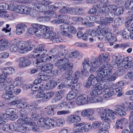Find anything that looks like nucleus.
I'll list each match as a JSON object with an SVG mask.
<instances>
[{"instance_id": "nucleus-1", "label": "nucleus", "mask_w": 133, "mask_h": 133, "mask_svg": "<svg viewBox=\"0 0 133 133\" xmlns=\"http://www.w3.org/2000/svg\"><path fill=\"white\" fill-rule=\"evenodd\" d=\"M55 65L58 67L59 69L62 70V71L66 70L65 73L62 75V77L67 80H71L72 82V76L71 75L73 72L71 69L73 67V64L69 63L68 59L63 58L57 61Z\"/></svg>"}, {"instance_id": "nucleus-2", "label": "nucleus", "mask_w": 133, "mask_h": 133, "mask_svg": "<svg viewBox=\"0 0 133 133\" xmlns=\"http://www.w3.org/2000/svg\"><path fill=\"white\" fill-rule=\"evenodd\" d=\"M101 63L97 58L94 59L87 58L84 59L83 63V70L82 72L84 74L89 73L92 69H96L100 66Z\"/></svg>"}, {"instance_id": "nucleus-3", "label": "nucleus", "mask_w": 133, "mask_h": 133, "mask_svg": "<svg viewBox=\"0 0 133 133\" xmlns=\"http://www.w3.org/2000/svg\"><path fill=\"white\" fill-rule=\"evenodd\" d=\"M109 65L108 64L104 65L96 71V73L97 75L96 79L97 82H101L104 79L105 76H109L111 73V69L109 68Z\"/></svg>"}, {"instance_id": "nucleus-4", "label": "nucleus", "mask_w": 133, "mask_h": 133, "mask_svg": "<svg viewBox=\"0 0 133 133\" xmlns=\"http://www.w3.org/2000/svg\"><path fill=\"white\" fill-rule=\"evenodd\" d=\"M20 118L17 121L19 124L28 123L30 125H34L35 123L34 122H32V120L29 117L30 114L32 113V111H30V113L28 112L26 110L24 109H22L19 111Z\"/></svg>"}, {"instance_id": "nucleus-5", "label": "nucleus", "mask_w": 133, "mask_h": 133, "mask_svg": "<svg viewBox=\"0 0 133 133\" xmlns=\"http://www.w3.org/2000/svg\"><path fill=\"white\" fill-rule=\"evenodd\" d=\"M45 29V26L37 23L33 24L31 25V27L29 29V32L31 34H35L37 36L40 37L43 35V33L46 30Z\"/></svg>"}, {"instance_id": "nucleus-6", "label": "nucleus", "mask_w": 133, "mask_h": 133, "mask_svg": "<svg viewBox=\"0 0 133 133\" xmlns=\"http://www.w3.org/2000/svg\"><path fill=\"white\" fill-rule=\"evenodd\" d=\"M46 30L43 33V37L45 39H51V40L54 42L58 43L60 41L58 38L57 35H56V33L50 30L49 28H48L46 26Z\"/></svg>"}, {"instance_id": "nucleus-7", "label": "nucleus", "mask_w": 133, "mask_h": 133, "mask_svg": "<svg viewBox=\"0 0 133 133\" xmlns=\"http://www.w3.org/2000/svg\"><path fill=\"white\" fill-rule=\"evenodd\" d=\"M104 114L100 116L102 120L105 122H108L111 120L114 119L115 117L114 116L115 112L112 110L106 108L104 109Z\"/></svg>"}, {"instance_id": "nucleus-8", "label": "nucleus", "mask_w": 133, "mask_h": 133, "mask_svg": "<svg viewBox=\"0 0 133 133\" xmlns=\"http://www.w3.org/2000/svg\"><path fill=\"white\" fill-rule=\"evenodd\" d=\"M96 7L100 8L99 10L101 11H110L115 13L117 7L115 5H110L107 6V5H99V4L97 5Z\"/></svg>"}, {"instance_id": "nucleus-9", "label": "nucleus", "mask_w": 133, "mask_h": 133, "mask_svg": "<svg viewBox=\"0 0 133 133\" xmlns=\"http://www.w3.org/2000/svg\"><path fill=\"white\" fill-rule=\"evenodd\" d=\"M45 45L43 44H41L37 46L33 52V53H37L35 55L36 56H42L46 52V50L45 49Z\"/></svg>"}, {"instance_id": "nucleus-10", "label": "nucleus", "mask_w": 133, "mask_h": 133, "mask_svg": "<svg viewBox=\"0 0 133 133\" xmlns=\"http://www.w3.org/2000/svg\"><path fill=\"white\" fill-rule=\"evenodd\" d=\"M42 4H36L34 5V8L36 9H38L41 12H44L45 11L46 9V6L47 5H48L50 4L51 2L47 1L46 0H43L42 2Z\"/></svg>"}, {"instance_id": "nucleus-11", "label": "nucleus", "mask_w": 133, "mask_h": 133, "mask_svg": "<svg viewBox=\"0 0 133 133\" xmlns=\"http://www.w3.org/2000/svg\"><path fill=\"white\" fill-rule=\"evenodd\" d=\"M89 96L85 95H81L78 96L77 98L76 103L79 105L86 104L89 101Z\"/></svg>"}, {"instance_id": "nucleus-12", "label": "nucleus", "mask_w": 133, "mask_h": 133, "mask_svg": "<svg viewBox=\"0 0 133 133\" xmlns=\"http://www.w3.org/2000/svg\"><path fill=\"white\" fill-rule=\"evenodd\" d=\"M81 120V117L76 115H71L67 117L66 121L69 124L79 123Z\"/></svg>"}, {"instance_id": "nucleus-13", "label": "nucleus", "mask_w": 133, "mask_h": 133, "mask_svg": "<svg viewBox=\"0 0 133 133\" xmlns=\"http://www.w3.org/2000/svg\"><path fill=\"white\" fill-rule=\"evenodd\" d=\"M49 119H51L48 118L46 120L45 118H40L37 122L38 125L41 127L45 128L48 129L49 127H51L50 125L51 123L48 122Z\"/></svg>"}, {"instance_id": "nucleus-14", "label": "nucleus", "mask_w": 133, "mask_h": 133, "mask_svg": "<svg viewBox=\"0 0 133 133\" xmlns=\"http://www.w3.org/2000/svg\"><path fill=\"white\" fill-rule=\"evenodd\" d=\"M128 103L125 102L124 103L123 106H119L118 108L115 110V112L121 116H124L126 115V113L124 109L127 108L126 105L128 106Z\"/></svg>"}, {"instance_id": "nucleus-15", "label": "nucleus", "mask_w": 133, "mask_h": 133, "mask_svg": "<svg viewBox=\"0 0 133 133\" xmlns=\"http://www.w3.org/2000/svg\"><path fill=\"white\" fill-rule=\"evenodd\" d=\"M20 42L17 39H13L11 42V46L10 50L11 52H15L16 51L19 49V46Z\"/></svg>"}, {"instance_id": "nucleus-16", "label": "nucleus", "mask_w": 133, "mask_h": 133, "mask_svg": "<svg viewBox=\"0 0 133 133\" xmlns=\"http://www.w3.org/2000/svg\"><path fill=\"white\" fill-rule=\"evenodd\" d=\"M31 8L27 6L21 5L16 9V11L20 13H22L25 14H29Z\"/></svg>"}, {"instance_id": "nucleus-17", "label": "nucleus", "mask_w": 133, "mask_h": 133, "mask_svg": "<svg viewBox=\"0 0 133 133\" xmlns=\"http://www.w3.org/2000/svg\"><path fill=\"white\" fill-rule=\"evenodd\" d=\"M97 83V80L95 76L91 75L88 78V81L86 83L85 86L87 88L89 87L91 85H94Z\"/></svg>"}, {"instance_id": "nucleus-18", "label": "nucleus", "mask_w": 133, "mask_h": 133, "mask_svg": "<svg viewBox=\"0 0 133 133\" xmlns=\"http://www.w3.org/2000/svg\"><path fill=\"white\" fill-rule=\"evenodd\" d=\"M26 27V25L24 23L17 24L16 26V33L18 35L22 34L25 31V28Z\"/></svg>"}, {"instance_id": "nucleus-19", "label": "nucleus", "mask_w": 133, "mask_h": 133, "mask_svg": "<svg viewBox=\"0 0 133 133\" xmlns=\"http://www.w3.org/2000/svg\"><path fill=\"white\" fill-rule=\"evenodd\" d=\"M18 59L19 61V66L21 68H23L28 66L31 63L30 61L27 59V58L22 57Z\"/></svg>"}, {"instance_id": "nucleus-20", "label": "nucleus", "mask_w": 133, "mask_h": 133, "mask_svg": "<svg viewBox=\"0 0 133 133\" xmlns=\"http://www.w3.org/2000/svg\"><path fill=\"white\" fill-rule=\"evenodd\" d=\"M101 21L100 24L108 26L114 21L113 18H106L104 17H101L100 18Z\"/></svg>"}, {"instance_id": "nucleus-21", "label": "nucleus", "mask_w": 133, "mask_h": 133, "mask_svg": "<svg viewBox=\"0 0 133 133\" xmlns=\"http://www.w3.org/2000/svg\"><path fill=\"white\" fill-rule=\"evenodd\" d=\"M88 35L92 37H95L98 35L100 36V34H101V31L99 29L94 28L92 30L87 29L86 31Z\"/></svg>"}, {"instance_id": "nucleus-22", "label": "nucleus", "mask_w": 133, "mask_h": 133, "mask_svg": "<svg viewBox=\"0 0 133 133\" xmlns=\"http://www.w3.org/2000/svg\"><path fill=\"white\" fill-rule=\"evenodd\" d=\"M48 122L50 123H51V124L50 125L51 126V127H55L56 125H62L64 122L63 119L61 118H59L56 120L55 121L51 119H49Z\"/></svg>"}, {"instance_id": "nucleus-23", "label": "nucleus", "mask_w": 133, "mask_h": 133, "mask_svg": "<svg viewBox=\"0 0 133 133\" xmlns=\"http://www.w3.org/2000/svg\"><path fill=\"white\" fill-rule=\"evenodd\" d=\"M15 70L13 68L11 67H9V68H6L2 69L1 70V72L3 73L2 74L3 75L7 74H11L15 72Z\"/></svg>"}, {"instance_id": "nucleus-24", "label": "nucleus", "mask_w": 133, "mask_h": 133, "mask_svg": "<svg viewBox=\"0 0 133 133\" xmlns=\"http://www.w3.org/2000/svg\"><path fill=\"white\" fill-rule=\"evenodd\" d=\"M8 45V41L5 38H2L0 40V50H5Z\"/></svg>"}, {"instance_id": "nucleus-25", "label": "nucleus", "mask_w": 133, "mask_h": 133, "mask_svg": "<svg viewBox=\"0 0 133 133\" xmlns=\"http://www.w3.org/2000/svg\"><path fill=\"white\" fill-rule=\"evenodd\" d=\"M109 57V55L108 53H104L100 55L98 59L102 63L108 61Z\"/></svg>"}, {"instance_id": "nucleus-26", "label": "nucleus", "mask_w": 133, "mask_h": 133, "mask_svg": "<svg viewBox=\"0 0 133 133\" xmlns=\"http://www.w3.org/2000/svg\"><path fill=\"white\" fill-rule=\"evenodd\" d=\"M64 25L65 27H64V29L63 30L64 31L61 32V34L63 35L68 37L69 38H71L72 37V35L67 32V31H68V29H69V26L66 24H64Z\"/></svg>"}, {"instance_id": "nucleus-27", "label": "nucleus", "mask_w": 133, "mask_h": 133, "mask_svg": "<svg viewBox=\"0 0 133 133\" xmlns=\"http://www.w3.org/2000/svg\"><path fill=\"white\" fill-rule=\"evenodd\" d=\"M77 93L75 91V90H72L69 92L68 94L66 97L67 100H70L75 98Z\"/></svg>"}, {"instance_id": "nucleus-28", "label": "nucleus", "mask_w": 133, "mask_h": 133, "mask_svg": "<svg viewBox=\"0 0 133 133\" xmlns=\"http://www.w3.org/2000/svg\"><path fill=\"white\" fill-rule=\"evenodd\" d=\"M54 95V93L53 92H50L45 94L44 97L42 98L41 101L42 102H45L48 100L51 97Z\"/></svg>"}, {"instance_id": "nucleus-29", "label": "nucleus", "mask_w": 133, "mask_h": 133, "mask_svg": "<svg viewBox=\"0 0 133 133\" xmlns=\"http://www.w3.org/2000/svg\"><path fill=\"white\" fill-rule=\"evenodd\" d=\"M6 85L5 87H2V90L5 89L6 91L5 92L6 93L9 94H12V90L14 89V86H11V87L9 86H8L7 84L5 83L4 84L2 85Z\"/></svg>"}, {"instance_id": "nucleus-30", "label": "nucleus", "mask_w": 133, "mask_h": 133, "mask_svg": "<svg viewBox=\"0 0 133 133\" xmlns=\"http://www.w3.org/2000/svg\"><path fill=\"white\" fill-rule=\"evenodd\" d=\"M40 86H39V89L38 91V94H37L36 97L37 98H43L44 97L45 94L43 93V85L42 84H40Z\"/></svg>"}, {"instance_id": "nucleus-31", "label": "nucleus", "mask_w": 133, "mask_h": 133, "mask_svg": "<svg viewBox=\"0 0 133 133\" xmlns=\"http://www.w3.org/2000/svg\"><path fill=\"white\" fill-rule=\"evenodd\" d=\"M102 97L100 96H97L94 97L89 98V101L91 103H97L101 102L102 99Z\"/></svg>"}, {"instance_id": "nucleus-32", "label": "nucleus", "mask_w": 133, "mask_h": 133, "mask_svg": "<svg viewBox=\"0 0 133 133\" xmlns=\"http://www.w3.org/2000/svg\"><path fill=\"white\" fill-rule=\"evenodd\" d=\"M99 9V11H97V10L95 8H93L91 9L89 13L90 14H93L96 16H101V12L100 11V8H98Z\"/></svg>"}, {"instance_id": "nucleus-33", "label": "nucleus", "mask_w": 133, "mask_h": 133, "mask_svg": "<svg viewBox=\"0 0 133 133\" xmlns=\"http://www.w3.org/2000/svg\"><path fill=\"white\" fill-rule=\"evenodd\" d=\"M102 12V14H103V15H104L105 16L106 18H113L115 16V14L113 12H111L110 11H106V12H104V11H101Z\"/></svg>"}, {"instance_id": "nucleus-34", "label": "nucleus", "mask_w": 133, "mask_h": 133, "mask_svg": "<svg viewBox=\"0 0 133 133\" xmlns=\"http://www.w3.org/2000/svg\"><path fill=\"white\" fill-rule=\"evenodd\" d=\"M31 44V42L29 41H26L23 43L20 44L19 46V49L21 50H24L26 49L27 46Z\"/></svg>"}, {"instance_id": "nucleus-35", "label": "nucleus", "mask_w": 133, "mask_h": 133, "mask_svg": "<svg viewBox=\"0 0 133 133\" xmlns=\"http://www.w3.org/2000/svg\"><path fill=\"white\" fill-rule=\"evenodd\" d=\"M27 124H28V123L19 124L17 131L21 132L25 131L27 128L26 126Z\"/></svg>"}, {"instance_id": "nucleus-36", "label": "nucleus", "mask_w": 133, "mask_h": 133, "mask_svg": "<svg viewBox=\"0 0 133 133\" xmlns=\"http://www.w3.org/2000/svg\"><path fill=\"white\" fill-rule=\"evenodd\" d=\"M115 37L114 36L112 35L111 33L108 32L107 33V34L106 35L105 38L106 41H114L115 40Z\"/></svg>"}, {"instance_id": "nucleus-37", "label": "nucleus", "mask_w": 133, "mask_h": 133, "mask_svg": "<svg viewBox=\"0 0 133 133\" xmlns=\"http://www.w3.org/2000/svg\"><path fill=\"white\" fill-rule=\"evenodd\" d=\"M62 5H65L63 6V8L59 10V12L60 13H66L68 12V9H69V5H66V4L64 3H62L61 4Z\"/></svg>"}, {"instance_id": "nucleus-38", "label": "nucleus", "mask_w": 133, "mask_h": 133, "mask_svg": "<svg viewBox=\"0 0 133 133\" xmlns=\"http://www.w3.org/2000/svg\"><path fill=\"white\" fill-rule=\"evenodd\" d=\"M129 31L128 29H125L121 31L123 38L125 39H128L129 38Z\"/></svg>"}, {"instance_id": "nucleus-39", "label": "nucleus", "mask_w": 133, "mask_h": 133, "mask_svg": "<svg viewBox=\"0 0 133 133\" xmlns=\"http://www.w3.org/2000/svg\"><path fill=\"white\" fill-rule=\"evenodd\" d=\"M78 51H76L75 52H71L69 54H66L65 56L66 57L68 58H77L78 54Z\"/></svg>"}, {"instance_id": "nucleus-40", "label": "nucleus", "mask_w": 133, "mask_h": 133, "mask_svg": "<svg viewBox=\"0 0 133 133\" xmlns=\"http://www.w3.org/2000/svg\"><path fill=\"white\" fill-rule=\"evenodd\" d=\"M19 124L18 122L17 123L15 122L11 123L10 125V129L12 131H17Z\"/></svg>"}, {"instance_id": "nucleus-41", "label": "nucleus", "mask_w": 133, "mask_h": 133, "mask_svg": "<svg viewBox=\"0 0 133 133\" xmlns=\"http://www.w3.org/2000/svg\"><path fill=\"white\" fill-rule=\"evenodd\" d=\"M18 98L16 96H14L13 94H11V97L9 99V101H12L11 103L12 104H16L17 103H18L19 102V99L17 100Z\"/></svg>"}, {"instance_id": "nucleus-42", "label": "nucleus", "mask_w": 133, "mask_h": 133, "mask_svg": "<svg viewBox=\"0 0 133 133\" xmlns=\"http://www.w3.org/2000/svg\"><path fill=\"white\" fill-rule=\"evenodd\" d=\"M85 124V123L83 122L80 123H77L74 124V127L73 128V130L75 132H79L78 127H81Z\"/></svg>"}, {"instance_id": "nucleus-43", "label": "nucleus", "mask_w": 133, "mask_h": 133, "mask_svg": "<svg viewBox=\"0 0 133 133\" xmlns=\"http://www.w3.org/2000/svg\"><path fill=\"white\" fill-rule=\"evenodd\" d=\"M101 31V34H100V36H101V37H99V36H98V38L100 40H101L103 37V36L107 34L108 32V30L107 29L105 28V27H104L103 28V29H102Z\"/></svg>"}, {"instance_id": "nucleus-44", "label": "nucleus", "mask_w": 133, "mask_h": 133, "mask_svg": "<svg viewBox=\"0 0 133 133\" xmlns=\"http://www.w3.org/2000/svg\"><path fill=\"white\" fill-rule=\"evenodd\" d=\"M43 71H42L39 73L38 77L42 81H46L49 78V77L46 75H43L42 73H43Z\"/></svg>"}, {"instance_id": "nucleus-45", "label": "nucleus", "mask_w": 133, "mask_h": 133, "mask_svg": "<svg viewBox=\"0 0 133 133\" xmlns=\"http://www.w3.org/2000/svg\"><path fill=\"white\" fill-rule=\"evenodd\" d=\"M125 6L127 9L133 8V2L132 0H128L125 3Z\"/></svg>"}, {"instance_id": "nucleus-46", "label": "nucleus", "mask_w": 133, "mask_h": 133, "mask_svg": "<svg viewBox=\"0 0 133 133\" xmlns=\"http://www.w3.org/2000/svg\"><path fill=\"white\" fill-rule=\"evenodd\" d=\"M35 10L31 8V10L30 12L29 15L33 17H37L39 15V12L36 10L37 8Z\"/></svg>"}, {"instance_id": "nucleus-47", "label": "nucleus", "mask_w": 133, "mask_h": 133, "mask_svg": "<svg viewBox=\"0 0 133 133\" xmlns=\"http://www.w3.org/2000/svg\"><path fill=\"white\" fill-rule=\"evenodd\" d=\"M83 131L84 132H87L88 131L91 129L92 126L89 123H87L82 126Z\"/></svg>"}, {"instance_id": "nucleus-48", "label": "nucleus", "mask_w": 133, "mask_h": 133, "mask_svg": "<svg viewBox=\"0 0 133 133\" xmlns=\"http://www.w3.org/2000/svg\"><path fill=\"white\" fill-rule=\"evenodd\" d=\"M57 85V82L55 81L52 80L49 83H48L46 85L50 89H52L56 87Z\"/></svg>"}, {"instance_id": "nucleus-49", "label": "nucleus", "mask_w": 133, "mask_h": 133, "mask_svg": "<svg viewBox=\"0 0 133 133\" xmlns=\"http://www.w3.org/2000/svg\"><path fill=\"white\" fill-rule=\"evenodd\" d=\"M80 74L79 72L78 71H76L75 75L73 79H72V83H73V84H75L77 83L78 81V78L79 77Z\"/></svg>"}, {"instance_id": "nucleus-50", "label": "nucleus", "mask_w": 133, "mask_h": 133, "mask_svg": "<svg viewBox=\"0 0 133 133\" xmlns=\"http://www.w3.org/2000/svg\"><path fill=\"white\" fill-rule=\"evenodd\" d=\"M48 59V55L46 54L41 57L38 58V61H39V62H41L42 63L45 62L49 61Z\"/></svg>"}, {"instance_id": "nucleus-51", "label": "nucleus", "mask_w": 133, "mask_h": 133, "mask_svg": "<svg viewBox=\"0 0 133 133\" xmlns=\"http://www.w3.org/2000/svg\"><path fill=\"white\" fill-rule=\"evenodd\" d=\"M58 57H59L57 55H53L50 56L48 55V61H51V62L54 63L56 61H58Z\"/></svg>"}, {"instance_id": "nucleus-52", "label": "nucleus", "mask_w": 133, "mask_h": 133, "mask_svg": "<svg viewBox=\"0 0 133 133\" xmlns=\"http://www.w3.org/2000/svg\"><path fill=\"white\" fill-rule=\"evenodd\" d=\"M99 91L97 89L95 88V89L92 91H91L90 93V95L91 96V97H95V96L97 95H99L100 93H99Z\"/></svg>"}, {"instance_id": "nucleus-53", "label": "nucleus", "mask_w": 133, "mask_h": 133, "mask_svg": "<svg viewBox=\"0 0 133 133\" xmlns=\"http://www.w3.org/2000/svg\"><path fill=\"white\" fill-rule=\"evenodd\" d=\"M125 64V63L123 61V60H119L117 61L116 63L114 65L116 66H117L118 67H124Z\"/></svg>"}, {"instance_id": "nucleus-54", "label": "nucleus", "mask_w": 133, "mask_h": 133, "mask_svg": "<svg viewBox=\"0 0 133 133\" xmlns=\"http://www.w3.org/2000/svg\"><path fill=\"white\" fill-rule=\"evenodd\" d=\"M26 100L23 98H22L19 99V102L21 104L22 108H25L28 107L29 104L25 102Z\"/></svg>"}, {"instance_id": "nucleus-55", "label": "nucleus", "mask_w": 133, "mask_h": 133, "mask_svg": "<svg viewBox=\"0 0 133 133\" xmlns=\"http://www.w3.org/2000/svg\"><path fill=\"white\" fill-rule=\"evenodd\" d=\"M56 97L52 99V103H56L60 101L62 98V96L56 92L55 94Z\"/></svg>"}, {"instance_id": "nucleus-56", "label": "nucleus", "mask_w": 133, "mask_h": 133, "mask_svg": "<svg viewBox=\"0 0 133 133\" xmlns=\"http://www.w3.org/2000/svg\"><path fill=\"white\" fill-rule=\"evenodd\" d=\"M129 120L130 122L129 127L131 128L133 127V111L131 112L129 118Z\"/></svg>"}, {"instance_id": "nucleus-57", "label": "nucleus", "mask_w": 133, "mask_h": 133, "mask_svg": "<svg viewBox=\"0 0 133 133\" xmlns=\"http://www.w3.org/2000/svg\"><path fill=\"white\" fill-rule=\"evenodd\" d=\"M15 85L16 86H21L23 82L20 80L19 77L16 78L15 79V81L14 82Z\"/></svg>"}, {"instance_id": "nucleus-58", "label": "nucleus", "mask_w": 133, "mask_h": 133, "mask_svg": "<svg viewBox=\"0 0 133 133\" xmlns=\"http://www.w3.org/2000/svg\"><path fill=\"white\" fill-rule=\"evenodd\" d=\"M123 21L124 19L121 17L116 18L114 21L115 22L117 23L116 25L118 26L121 23V24Z\"/></svg>"}, {"instance_id": "nucleus-59", "label": "nucleus", "mask_w": 133, "mask_h": 133, "mask_svg": "<svg viewBox=\"0 0 133 133\" xmlns=\"http://www.w3.org/2000/svg\"><path fill=\"white\" fill-rule=\"evenodd\" d=\"M107 93L105 94L103 96V97L104 98H107L110 97L113 95L114 94V91H107Z\"/></svg>"}, {"instance_id": "nucleus-60", "label": "nucleus", "mask_w": 133, "mask_h": 133, "mask_svg": "<svg viewBox=\"0 0 133 133\" xmlns=\"http://www.w3.org/2000/svg\"><path fill=\"white\" fill-rule=\"evenodd\" d=\"M122 123L120 119L117 120L115 123V128L117 129L120 128L123 129V127L122 126Z\"/></svg>"}, {"instance_id": "nucleus-61", "label": "nucleus", "mask_w": 133, "mask_h": 133, "mask_svg": "<svg viewBox=\"0 0 133 133\" xmlns=\"http://www.w3.org/2000/svg\"><path fill=\"white\" fill-rule=\"evenodd\" d=\"M76 7H71L69 6L68 13L71 15H76Z\"/></svg>"}, {"instance_id": "nucleus-62", "label": "nucleus", "mask_w": 133, "mask_h": 133, "mask_svg": "<svg viewBox=\"0 0 133 133\" xmlns=\"http://www.w3.org/2000/svg\"><path fill=\"white\" fill-rule=\"evenodd\" d=\"M123 11L124 10L123 8L117 7L115 14L117 15H120L123 14Z\"/></svg>"}, {"instance_id": "nucleus-63", "label": "nucleus", "mask_w": 133, "mask_h": 133, "mask_svg": "<svg viewBox=\"0 0 133 133\" xmlns=\"http://www.w3.org/2000/svg\"><path fill=\"white\" fill-rule=\"evenodd\" d=\"M101 123L99 121H96L94 122L92 125V127L96 129L99 127L101 124Z\"/></svg>"}, {"instance_id": "nucleus-64", "label": "nucleus", "mask_w": 133, "mask_h": 133, "mask_svg": "<svg viewBox=\"0 0 133 133\" xmlns=\"http://www.w3.org/2000/svg\"><path fill=\"white\" fill-rule=\"evenodd\" d=\"M125 78L127 79H130L133 80V72H129L124 76Z\"/></svg>"}]
</instances>
